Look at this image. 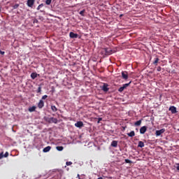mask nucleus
Segmentation results:
<instances>
[{
  "mask_svg": "<svg viewBox=\"0 0 179 179\" xmlns=\"http://www.w3.org/2000/svg\"><path fill=\"white\" fill-rule=\"evenodd\" d=\"M103 50L106 56H109L113 54V50L110 48H103Z\"/></svg>",
  "mask_w": 179,
  "mask_h": 179,
  "instance_id": "nucleus-1",
  "label": "nucleus"
},
{
  "mask_svg": "<svg viewBox=\"0 0 179 179\" xmlns=\"http://www.w3.org/2000/svg\"><path fill=\"white\" fill-rule=\"evenodd\" d=\"M131 83V81H130L129 83L124 84L122 87H120L118 89V92L120 93L122 92L127 87H128L130 85Z\"/></svg>",
  "mask_w": 179,
  "mask_h": 179,
  "instance_id": "nucleus-2",
  "label": "nucleus"
},
{
  "mask_svg": "<svg viewBox=\"0 0 179 179\" xmlns=\"http://www.w3.org/2000/svg\"><path fill=\"white\" fill-rule=\"evenodd\" d=\"M47 122L49 123L57 124V123H58V119H57L55 117H49V118H48Z\"/></svg>",
  "mask_w": 179,
  "mask_h": 179,
  "instance_id": "nucleus-3",
  "label": "nucleus"
},
{
  "mask_svg": "<svg viewBox=\"0 0 179 179\" xmlns=\"http://www.w3.org/2000/svg\"><path fill=\"white\" fill-rule=\"evenodd\" d=\"M166 131V129L164 128L161 129L160 130H157L155 135L156 136H160L162 134H163Z\"/></svg>",
  "mask_w": 179,
  "mask_h": 179,
  "instance_id": "nucleus-4",
  "label": "nucleus"
},
{
  "mask_svg": "<svg viewBox=\"0 0 179 179\" xmlns=\"http://www.w3.org/2000/svg\"><path fill=\"white\" fill-rule=\"evenodd\" d=\"M9 157V152H6L4 154V152H0V159H2L3 158H7Z\"/></svg>",
  "mask_w": 179,
  "mask_h": 179,
  "instance_id": "nucleus-5",
  "label": "nucleus"
},
{
  "mask_svg": "<svg viewBox=\"0 0 179 179\" xmlns=\"http://www.w3.org/2000/svg\"><path fill=\"white\" fill-rule=\"evenodd\" d=\"M108 87V85L107 83H103V85L101 87V90L103 91L104 92H108L109 90V88Z\"/></svg>",
  "mask_w": 179,
  "mask_h": 179,
  "instance_id": "nucleus-6",
  "label": "nucleus"
},
{
  "mask_svg": "<svg viewBox=\"0 0 179 179\" xmlns=\"http://www.w3.org/2000/svg\"><path fill=\"white\" fill-rule=\"evenodd\" d=\"M34 2H36V0H27V5L28 7L32 8L34 6Z\"/></svg>",
  "mask_w": 179,
  "mask_h": 179,
  "instance_id": "nucleus-7",
  "label": "nucleus"
},
{
  "mask_svg": "<svg viewBox=\"0 0 179 179\" xmlns=\"http://www.w3.org/2000/svg\"><path fill=\"white\" fill-rule=\"evenodd\" d=\"M84 124L82 121H78L77 122L75 123V127L79 129H81L83 127Z\"/></svg>",
  "mask_w": 179,
  "mask_h": 179,
  "instance_id": "nucleus-8",
  "label": "nucleus"
},
{
  "mask_svg": "<svg viewBox=\"0 0 179 179\" xmlns=\"http://www.w3.org/2000/svg\"><path fill=\"white\" fill-rule=\"evenodd\" d=\"M44 107V101L43 99H41L38 103V108L39 109H42Z\"/></svg>",
  "mask_w": 179,
  "mask_h": 179,
  "instance_id": "nucleus-9",
  "label": "nucleus"
},
{
  "mask_svg": "<svg viewBox=\"0 0 179 179\" xmlns=\"http://www.w3.org/2000/svg\"><path fill=\"white\" fill-rule=\"evenodd\" d=\"M122 79L127 80L128 79V73L127 71L122 72Z\"/></svg>",
  "mask_w": 179,
  "mask_h": 179,
  "instance_id": "nucleus-10",
  "label": "nucleus"
},
{
  "mask_svg": "<svg viewBox=\"0 0 179 179\" xmlns=\"http://www.w3.org/2000/svg\"><path fill=\"white\" fill-rule=\"evenodd\" d=\"M147 129H148V128H147L146 126H143V127H141V129H140V133H141V134H144L146 132Z\"/></svg>",
  "mask_w": 179,
  "mask_h": 179,
  "instance_id": "nucleus-11",
  "label": "nucleus"
},
{
  "mask_svg": "<svg viewBox=\"0 0 179 179\" xmlns=\"http://www.w3.org/2000/svg\"><path fill=\"white\" fill-rule=\"evenodd\" d=\"M169 110L171 112L172 114H176L177 113L176 108L175 106H171Z\"/></svg>",
  "mask_w": 179,
  "mask_h": 179,
  "instance_id": "nucleus-12",
  "label": "nucleus"
},
{
  "mask_svg": "<svg viewBox=\"0 0 179 179\" xmlns=\"http://www.w3.org/2000/svg\"><path fill=\"white\" fill-rule=\"evenodd\" d=\"M69 36L71 38H78V34H75L73 32H70Z\"/></svg>",
  "mask_w": 179,
  "mask_h": 179,
  "instance_id": "nucleus-13",
  "label": "nucleus"
},
{
  "mask_svg": "<svg viewBox=\"0 0 179 179\" xmlns=\"http://www.w3.org/2000/svg\"><path fill=\"white\" fill-rule=\"evenodd\" d=\"M50 150H51V146L48 145L43 148V152L45 153L50 152Z\"/></svg>",
  "mask_w": 179,
  "mask_h": 179,
  "instance_id": "nucleus-14",
  "label": "nucleus"
},
{
  "mask_svg": "<svg viewBox=\"0 0 179 179\" xmlns=\"http://www.w3.org/2000/svg\"><path fill=\"white\" fill-rule=\"evenodd\" d=\"M142 120H143V119H141V120L136 121V122L134 123V125H135L136 127H139V126H141V123H142Z\"/></svg>",
  "mask_w": 179,
  "mask_h": 179,
  "instance_id": "nucleus-15",
  "label": "nucleus"
},
{
  "mask_svg": "<svg viewBox=\"0 0 179 179\" xmlns=\"http://www.w3.org/2000/svg\"><path fill=\"white\" fill-rule=\"evenodd\" d=\"M36 106H33L31 107H29L28 110L30 112V113H33L34 111H36Z\"/></svg>",
  "mask_w": 179,
  "mask_h": 179,
  "instance_id": "nucleus-16",
  "label": "nucleus"
},
{
  "mask_svg": "<svg viewBox=\"0 0 179 179\" xmlns=\"http://www.w3.org/2000/svg\"><path fill=\"white\" fill-rule=\"evenodd\" d=\"M127 136L129 137H134V136H135V131H131L129 133H127Z\"/></svg>",
  "mask_w": 179,
  "mask_h": 179,
  "instance_id": "nucleus-17",
  "label": "nucleus"
},
{
  "mask_svg": "<svg viewBox=\"0 0 179 179\" xmlns=\"http://www.w3.org/2000/svg\"><path fill=\"white\" fill-rule=\"evenodd\" d=\"M111 146L113 148L117 147V141H113L111 143Z\"/></svg>",
  "mask_w": 179,
  "mask_h": 179,
  "instance_id": "nucleus-18",
  "label": "nucleus"
},
{
  "mask_svg": "<svg viewBox=\"0 0 179 179\" xmlns=\"http://www.w3.org/2000/svg\"><path fill=\"white\" fill-rule=\"evenodd\" d=\"M145 146V144L143 141H140L138 142V148H143V147Z\"/></svg>",
  "mask_w": 179,
  "mask_h": 179,
  "instance_id": "nucleus-19",
  "label": "nucleus"
},
{
  "mask_svg": "<svg viewBox=\"0 0 179 179\" xmlns=\"http://www.w3.org/2000/svg\"><path fill=\"white\" fill-rule=\"evenodd\" d=\"M31 78L32 80H34L37 78V73H31Z\"/></svg>",
  "mask_w": 179,
  "mask_h": 179,
  "instance_id": "nucleus-20",
  "label": "nucleus"
},
{
  "mask_svg": "<svg viewBox=\"0 0 179 179\" xmlns=\"http://www.w3.org/2000/svg\"><path fill=\"white\" fill-rule=\"evenodd\" d=\"M51 110L54 113H56L57 111H58V108H57V106H51Z\"/></svg>",
  "mask_w": 179,
  "mask_h": 179,
  "instance_id": "nucleus-21",
  "label": "nucleus"
},
{
  "mask_svg": "<svg viewBox=\"0 0 179 179\" xmlns=\"http://www.w3.org/2000/svg\"><path fill=\"white\" fill-rule=\"evenodd\" d=\"M159 61V59L158 57L155 58V61L153 62V64L157 66Z\"/></svg>",
  "mask_w": 179,
  "mask_h": 179,
  "instance_id": "nucleus-22",
  "label": "nucleus"
},
{
  "mask_svg": "<svg viewBox=\"0 0 179 179\" xmlns=\"http://www.w3.org/2000/svg\"><path fill=\"white\" fill-rule=\"evenodd\" d=\"M56 149H57L58 151L61 152V151L64 150V146H57V147H56Z\"/></svg>",
  "mask_w": 179,
  "mask_h": 179,
  "instance_id": "nucleus-23",
  "label": "nucleus"
},
{
  "mask_svg": "<svg viewBox=\"0 0 179 179\" xmlns=\"http://www.w3.org/2000/svg\"><path fill=\"white\" fill-rule=\"evenodd\" d=\"M43 7H44V3H41L38 7H37V10H40Z\"/></svg>",
  "mask_w": 179,
  "mask_h": 179,
  "instance_id": "nucleus-24",
  "label": "nucleus"
},
{
  "mask_svg": "<svg viewBox=\"0 0 179 179\" xmlns=\"http://www.w3.org/2000/svg\"><path fill=\"white\" fill-rule=\"evenodd\" d=\"M51 2H52V0H46L45 1V4L47 6H50V5H51Z\"/></svg>",
  "mask_w": 179,
  "mask_h": 179,
  "instance_id": "nucleus-25",
  "label": "nucleus"
},
{
  "mask_svg": "<svg viewBox=\"0 0 179 179\" xmlns=\"http://www.w3.org/2000/svg\"><path fill=\"white\" fill-rule=\"evenodd\" d=\"M20 7V4L16 3L13 6V10H16Z\"/></svg>",
  "mask_w": 179,
  "mask_h": 179,
  "instance_id": "nucleus-26",
  "label": "nucleus"
},
{
  "mask_svg": "<svg viewBox=\"0 0 179 179\" xmlns=\"http://www.w3.org/2000/svg\"><path fill=\"white\" fill-rule=\"evenodd\" d=\"M125 163H127V164H132L133 162L131 160L128 159H125Z\"/></svg>",
  "mask_w": 179,
  "mask_h": 179,
  "instance_id": "nucleus-27",
  "label": "nucleus"
},
{
  "mask_svg": "<svg viewBox=\"0 0 179 179\" xmlns=\"http://www.w3.org/2000/svg\"><path fill=\"white\" fill-rule=\"evenodd\" d=\"M85 13V10H81V11L80 12V15L83 17Z\"/></svg>",
  "mask_w": 179,
  "mask_h": 179,
  "instance_id": "nucleus-28",
  "label": "nucleus"
},
{
  "mask_svg": "<svg viewBox=\"0 0 179 179\" xmlns=\"http://www.w3.org/2000/svg\"><path fill=\"white\" fill-rule=\"evenodd\" d=\"M36 92H37V93H41V86H39V87H38V90H37Z\"/></svg>",
  "mask_w": 179,
  "mask_h": 179,
  "instance_id": "nucleus-29",
  "label": "nucleus"
},
{
  "mask_svg": "<svg viewBox=\"0 0 179 179\" xmlns=\"http://www.w3.org/2000/svg\"><path fill=\"white\" fill-rule=\"evenodd\" d=\"M47 98H48V95H43L42 96V100H45Z\"/></svg>",
  "mask_w": 179,
  "mask_h": 179,
  "instance_id": "nucleus-30",
  "label": "nucleus"
},
{
  "mask_svg": "<svg viewBox=\"0 0 179 179\" xmlns=\"http://www.w3.org/2000/svg\"><path fill=\"white\" fill-rule=\"evenodd\" d=\"M66 166H71V165H72V162H66Z\"/></svg>",
  "mask_w": 179,
  "mask_h": 179,
  "instance_id": "nucleus-31",
  "label": "nucleus"
},
{
  "mask_svg": "<svg viewBox=\"0 0 179 179\" xmlns=\"http://www.w3.org/2000/svg\"><path fill=\"white\" fill-rule=\"evenodd\" d=\"M85 175L82 174V175H80V179H85Z\"/></svg>",
  "mask_w": 179,
  "mask_h": 179,
  "instance_id": "nucleus-32",
  "label": "nucleus"
},
{
  "mask_svg": "<svg viewBox=\"0 0 179 179\" xmlns=\"http://www.w3.org/2000/svg\"><path fill=\"white\" fill-rule=\"evenodd\" d=\"M176 169L179 171V163H176Z\"/></svg>",
  "mask_w": 179,
  "mask_h": 179,
  "instance_id": "nucleus-33",
  "label": "nucleus"
},
{
  "mask_svg": "<svg viewBox=\"0 0 179 179\" xmlns=\"http://www.w3.org/2000/svg\"><path fill=\"white\" fill-rule=\"evenodd\" d=\"M0 55H5V52L2 51L1 50H0Z\"/></svg>",
  "mask_w": 179,
  "mask_h": 179,
  "instance_id": "nucleus-34",
  "label": "nucleus"
},
{
  "mask_svg": "<svg viewBox=\"0 0 179 179\" xmlns=\"http://www.w3.org/2000/svg\"><path fill=\"white\" fill-rule=\"evenodd\" d=\"M161 71H162L161 66H158V67H157V71H158V72H160Z\"/></svg>",
  "mask_w": 179,
  "mask_h": 179,
  "instance_id": "nucleus-35",
  "label": "nucleus"
},
{
  "mask_svg": "<svg viewBox=\"0 0 179 179\" xmlns=\"http://www.w3.org/2000/svg\"><path fill=\"white\" fill-rule=\"evenodd\" d=\"M98 120H99L98 123H99V122L102 120V118L101 117H99Z\"/></svg>",
  "mask_w": 179,
  "mask_h": 179,
  "instance_id": "nucleus-36",
  "label": "nucleus"
},
{
  "mask_svg": "<svg viewBox=\"0 0 179 179\" xmlns=\"http://www.w3.org/2000/svg\"><path fill=\"white\" fill-rule=\"evenodd\" d=\"M77 178H78V179H80V174H78V175H77Z\"/></svg>",
  "mask_w": 179,
  "mask_h": 179,
  "instance_id": "nucleus-37",
  "label": "nucleus"
},
{
  "mask_svg": "<svg viewBox=\"0 0 179 179\" xmlns=\"http://www.w3.org/2000/svg\"><path fill=\"white\" fill-rule=\"evenodd\" d=\"M127 128V127H122L123 131H125V129Z\"/></svg>",
  "mask_w": 179,
  "mask_h": 179,
  "instance_id": "nucleus-38",
  "label": "nucleus"
},
{
  "mask_svg": "<svg viewBox=\"0 0 179 179\" xmlns=\"http://www.w3.org/2000/svg\"><path fill=\"white\" fill-rule=\"evenodd\" d=\"M98 179H103V178L102 177H99Z\"/></svg>",
  "mask_w": 179,
  "mask_h": 179,
  "instance_id": "nucleus-39",
  "label": "nucleus"
},
{
  "mask_svg": "<svg viewBox=\"0 0 179 179\" xmlns=\"http://www.w3.org/2000/svg\"><path fill=\"white\" fill-rule=\"evenodd\" d=\"M1 12V8H0V13Z\"/></svg>",
  "mask_w": 179,
  "mask_h": 179,
  "instance_id": "nucleus-40",
  "label": "nucleus"
},
{
  "mask_svg": "<svg viewBox=\"0 0 179 179\" xmlns=\"http://www.w3.org/2000/svg\"><path fill=\"white\" fill-rule=\"evenodd\" d=\"M41 13H43V10H41Z\"/></svg>",
  "mask_w": 179,
  "mask_h": 179,
  "instance_id": "nucleus-41",
  "label": "nucleus"
},
{
  "mask_svg": "<svg viewBox=\"0 0 179 179\" xmlns=\"http://www.w3.org/2000/svg\"><path fill=\"white\" fill-rule=\"evenodd\" d=\"M178 131H179V129H178Z\"/></svg>",
  "mask_w": 179,
  "mask_h": 179,
  "instance_id": "nucleus-42",
  "label": "nucleus"
}]
</instances>
